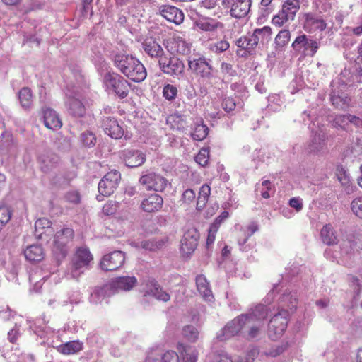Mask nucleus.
I'll return each instance as SVG.
<instances>
[{
	"label": "nucleus",
	"mask_w": 362,
	"mask_h": 362,
	"mask_svg": "<svg viewBox=\"0 0 362 362\" xmlns=\"http://www.w3.org/2000/svg\"><path fill=\"white\" fill-rule=\"evenodd\" d=\"M122 157L127 166L136 168L146 161V155L139 150L126 149L122 151Z\"/></svg>",
	"instance_id": "nucleus-20"
},
{
	"label": "nucleus",
	"mask_w": 362,
	"mask_h": 362,
	"mask_svg": "<svg viewBox=\"0 0 362 362\" xmlns=\"http://www.w3.org/2000/svg\"><path fill=\"white\" fill-rule=\"evenodd\" d=\"M188 66L192 71H196L202 78L210 79L213 76V68L204 57L189 59L188 61Z\"/></svg>",
	"instance_id": "nucleus-16"
},
{
	"label": "nucleus",
	"mask_w": 362,
	"mask_h": 362,
	"mask_svg": "<svg viewBox=\"0 0 362 362\" xmlns=\"http://www.w3.org/2000/svg\"><path fill=\"white\" fill-rule=\"evenodd\" d=\"M136 282L137 280L134 276H120L113 280L110 287L116 291H129Z\"/></svg>",
	"instance_id": "nucleus-27"
},
{
	"label": "nucleus",
	"mask_w": 362,
	"mask_h": 362,
	"mask_svg": "<svg viewBox=\"0 0 362 362\" xmlns=\"http://www.w3.org/2000/svg\"><path fill=\"white\" fill-rule=\"evenodd\" d=\"M158 65L163 73L172 77L180 78L184 74L185 64L177 57H173L168 59L165 56L158 60Z\"/></svg>",
	"instance_id": "nucleus-10"
},
{
	"label": "nucleus",
	"mask_w": 362,
	"mask_h": 362,
	"mask_svg": "<svg viewBox=\"0 0 362 362\" xmlns=\"http://www.w3.org/2000/svg\"><path fill=\"white\" fill-rule=\"evenodd\" d=\"M162 354L158 350L152 351L148 353L146 362H159Z\"/></svg>",
	"instance_id": "nucleus-61"
},
{
	"label": "nucleus",
	"mask_w": 362,
	"mask_h": 362,
	"mask_svg": "<svg viewBox=\"0 0 362 362\" xmlns=\"http://www.w3.org/2000/svg\"><path fill=\"white\" fill-rule=\"evenodd\" d=\"M101 126L105 133L112 139H120L124 134L123 128L119 124L117 120L112 117H103Z\"/></svg>",
	"instance_id": "nucleus-17"
},
{
	"label": "nucleus",
	"mask_w": 362,
	"mask_h": 362,
	"mask_svg": "<svg viewBox=\"0 0 362 362\" xmlns=\"http://www.w3.org/2000/svg\"><path fill=\"white\" fill-rule=\"evenodd\" d=\"M210 194L211 188L208 185H203L200 187L197 201V209L198 210H202L204 209L209 199Z\"/></svg>",
	"instance_id": "nucleus-40"
},
{
	"label": "nucleus",
	"mask_w": 362,
	"mask_h": 362,
	"mask_svg": "<svg viewBox=\"0 0 362 362\" xmlns=\"http://www.w3.org/2000/svg\"><path fill=\"white\" fill-rule=\"evenodd\" d=\"M18 99L23 108H28L33 102V95L29 88H23L18 93Z\"/></svg>",
	"instance_id": "nucleus-41"
},
{
	"label": "nucleus",
	"mask_w": 362,
	"mask_h": 362,
	"mask_svg": "<svg viewBox=\"0 0 362 362\" xmlns=\"http://www.w3.org/2000/svg\"><path fill=\"white\" fill-rule=\"evenodd\" d=\"M65 199L66 201L71 203L78 204L80 201V196L77 192L71 191L66 193L65 195Z\"/></svg>",
	"instance_id": "nucleus-60"
},
{
	"label": "nucleus",
	"mask_w": 362,
	"mask_h": 362,
	"mask_svg": "<svg viewBox=\"0 0 362 362\" xmlns=\"http://www.w3.org/2000/svg\"><path fill=\"white\" fill-rule=\"evenodd\" d=\"M325 140V134L322 132L316 133L309 144V151L316 153L324 152L327 149Z\"/></svg>",
	"instance_id": "nucleus-30"
},
{
	"label": "nucleus",
	"mask_w": 362,
	"mask_h": 362,
	"mask_svg": "<svg viewBox=\"0 0 362 362\" xmlns=\"http://www.w3.org/2000/svg\"><path fill=\"white\" fill-rule=\"evenodd\" d=\"M255 45L264 44L271 39L272 29L268 26L255 29L252 33Z\"/></svg>",
	"instance_id": "nucleus-31"
},
{
	"label": "nucleus",
	"mask_w": 362,
	"mask_h": 362,
	"mask_svg": "<svg viewBox=\"0 0 362 362\" xmlns=\"http://www.w3.org/2000/svg\"><path fill=\"white\" fill-rule=\"evenodd\" d=\"M197 26L204 31H213L217 28L215 23H210L209 21L199 22L197 23Z\"/></svg>",
	"instance_id": "nucleus-59"
},
{
	"label": "nucleus",
	"mask_w": 362,
	"mask_h": 362,
	"mask_svg": "<svg viewBox=\"0 0 362 362\" xmlns=\"http://www.w3.org/2000/svg\"><path fill=\"white\" fill-rule=\"evenodd\" d=\"M145 296H152L156 299L163 302L170 300V295L163 290L160 285L155 281H151L146 291Z\"/></svg>",
	"instance_id": "nucleus-28"
},
{
	"label": "nucleus",
	"mask_w": 362,
	"mask_h": 362,
	"mask_svg": "<svg viewBox=\"0 0 362 362\" xmlns=\"http://www.w3.org/2000/svg\"><path fill=\"white\" fill-rule=\"evenodd\" d=\"M199 234L194 228L187 230L181 240V251L184 255L192 254L198 245Z\"/></svg>",
	"instance_id": "nucleus-14"
},
{
	"label": "nucleus",
	"mask_w": 362,
	"mask_h": 362,
	"mask_svg": "<svg viewBox=\"0 0 362 362\" xmlns=\"http://www.w3.org/2000/svg\"><path fill=\"white\" fill-rule=\"evenodd\" d=\"M139 182L146 190H153L160 192H163L170 185L168 180L163 175L152 170L144 172Z\"/></svg>",
	"instance_id": "nucleus-4"
},
{
	"label": "nucleus",
	"mask_w": 362,
	"mask_h": 362,
	"mask_svg": "<svg viewBox=\"0 0 362 362\" xmlns=\"http://www.w3.org/2000/svg\"><path fill=\"white\" fill-rule=\"evenodd\" d=\"M282 306H286L290 310H293L296 308L297 298L296 294L293 293H284L280 300Z\"/></svg>",
	"instance_id": "nucleus-46"
},
{
	"label": "nucleus",
	"mask_w": 362,
	"mask_h": 362,
	"mask_svg": "<svg viewBox=\"0 0 362 362\" xmlns=\"http://www.w3.org/2000/svg\"><path fill=\"white\" fill-rule=\"evenodd\" d=\"M236 104L233 98L228 97L225 98L222 102L223 110L228 112L233 111L235 108Z\"/></svg>",
	"instance_id": "nucleus-58"
},
{
	"label": "nucleus",
	"mask_w": 362,
	"mask_h": 362,
	"mask_svg": "<svg viewBox=\"0 0 362 362\" xmlns=\"http://www.w3.org/2000/svg\"><path fill=\"white\" fill-rule=\"evenodd\" d=\"M177 94V88L172 84H166L163 89V95L168 100H173Z\"/></svg>",
	"instance_id": "nucleus-49"
},
{
	"label": "nucleus",
	"mask_w": 362,
	"mask_h": 362,
	"mask_svg": "<svg viewBox=\"0 0 362 362\" xmlns=\"http://www.w3.org/2000/svg\"><path fill=\"white\" fill-rule=\"evenodd\" d=\"M288 312L284 308L275 314L269 323V337L276 340L282 336L288 325Z\"/></svg>",
	"instance_id": "nucleus-9"
},
{
	"label": "nucleus",
	"mask_w": 362,
	"mask_h": 362,
	"mask_svg": "<svg viewBox=\"0 0 362 362\" xmlns=\"http://www.w3.org/2000/svg\"><path fill=\"white\" fill-rule=\"evenodd\" d=\"M124 260L125 256L122 251H114L103 256L100 267L104 271H114L121 267Z\"/></svg>",
	"instance_id": "nucleus-13"
},
{
	"label": "nucleus",
	"mask_w": 362,
	"mask_h": 362,
	"mask_svg": "<svg viewBox=\"0 0 362 362\" xmlns=\"http://www.w3.org/2000/svg\"><path fill=\"white\" fill-rule=\"evenodd\" d=\"M74 231L71 228L63 226L56 231L52 240V252L57 259L60 261L69 253L72 246Z\"/></svg>",
	"instance_id": "nucleus-3"
},
{
	"label": "nucleus",
	"mask_w": 362,
	"mask_h": 362,
	"mask_svg": "<svg viewBox=\"0 0 362 362\" xmlns=\"http://www.w3.org/2000/svg\"><path fill=\"white\" fill-rule=\"evenodd\" d=\"M209 158V150L208 148H202L195 157V160L202 166L207 165Z\"/></svg>",
	"instance_id": "nucleus-50"
},
{
	"label": "nucleus",
	"mask_w": 362,
	"mask_h": 362,
	"mask_svg": "<svg viewBox=\"0 0 362 362\" xmlns=\"http://www.w3.org/2000/svg\"><path fill=\"white\" fill-rule=\"evenodd\" d=\"M332 87L333 89L330 93V100L332 105L339 110H346L350 106L351 99L343 91L346 85L342 84L341 87L334 88V84H332Z\"/></svg>",
	"instance_id": "nucleus-15"
},
{
	"label": "nucleus",
	"mask_w": 362,
	"mask_h": 362,
	"mask_svg": "<svg viewBox=\"0 0 362 362\" xmlns=\"http://www.w3.org/2000/svg\"><path fill=\"white\" fill-rule=\"evenodd\" d=\"M118 209V203L113 200L108 201L103 207V212L105 215L114 214Z\"/></svg>",
	"instance_id": "nucleus-53"
},
{
	"label": "nucleus",
	"mask_w": 362,
	"mask_h": 362,
	"mask_svg": "<svg viewBox=\"0 0 362 362\" xmlns=\"http://www.w3.org/2000/svg\"><path fill=\"white\" fill-rule=\"evenodd\" d=\"M291 38V33L288 30H281L275 37L274 43L276 47L282 48L286 46Z\"/></svg>",
	"instance_id": "nucleus-45"
},
{
	"label": "nucleus",
	"mask_w": 362,
	"mask_h": 362,
	"mask_svg": "<svg viewBox=\"0 0 362 362\" xmlns=\"http://www.w3.org/2000/svg\"><path fill=\"white\" fill-rule=\"evenodd\" d=\"M92 259V255L87 248H78L72 259L71 276L74 279L78 278L88 269Z\"/></svg>",
	"instance_id": "nucleus-6"
},
{
	"label": "nucleus",
	"mask_w": 362,
	"mask_h": 362,
	"mask_svg": "<svg viewBox=\"0 0 362 362\" xmlns=\"http://www.w3.org/2000/svg\"><path fill=\"white\" fill-rule=\"evenodd\" d=\"M40 168L45 173H49L59 162V158L53 153H45L39 157Z\"/></svg>",
	"instance_id": "nucleus-26"
},
{
	"label": "nucleus",
	"mask_w": 362,
	"mask_h": 362,
	"mask_svg": "<svg viewBox=\"0 0 362 362\" xmlns=\"http://www.w3.org/2000/svg\"><path fill=\"white\" fill-rule=\"evenodd\" d=\"M209 133V128L203 123L202 119L197 120L195 123L193 132L191 133V136L194 140L202 141L204 139Z\"/></svg>",
	"instance_id": "nucleus-36"
},
{
	"label": "nucleus",
	"mask_w": 362,
	"mask_h": 362,
	"mask_svg": "<svg viewBox=\"0 0 362 362\" xmlns=\"http://www.w3.org/2000/svg\"><path fill=\"white\" fill-rule=\"evenodd\" d=\"M300 9V1L298 0H286L282 4L281 11L292 21L294 19L296 13Z\"/></svg>",
	"instance_id": "nucleus-33"
},
{
	"label": "nucleus",
	"mask_w": 362,
	"mask_h": 362,
	"mask_svg": "<svg viewBox=\"0 0 362 362\" xmlns=\"http://www.w3.org/2000/svg\"><path fill=\"white\" fill-rule=\"evenodd\" d=\"M51 222L48 218H41L37 219L35 223V235L37 239L48 240L53 232L51 227Z\"/></svg>",
	"instance_id": "nucleus-21"
},
{
	"label": "nucleus",
	"mask_w": 362,
	"mask_h": 362,
	"mask_svg": "<svg viewBox=\"0 0 362 362\" xmlns=\"http://www.w3.org/2000/svg\"><path fill=\"white\" fill-rule=\"evenodd\" d=\"M142 48L145 53L151 58H156L160 60L165 54L160 45L153 39H146L142 43Z\"/></svg>",
	"instance_id": "nucleus-22"
},
{
	"label": "nucleus",
	"mask_w": 362,
	"mask_h": 362,
	"mask_svg": "<svg viewBox=\"0 0 362 362\" xmlns=\"http://www.w3.org/2000/svg\"><path fill=\"white\" fill-rule=\"evenodd\" d=\"M159 13L167 21L176 25L181 24L184 21V13L178 8L170 5H162L158 8Z\"/></svg>",
	"instance_id": "nucleus-19"
},
{
	"label": "nucleus",
	"mask_w": 362,
	"mask_h": 362,
	"mask_svg": "<svg viewBox=\"0 0 362 362\" xmlns=\"http://www.w3.org/2000/svg\"><path fill=\"white\" fill-rule=\"evenodd\" d=\"M320 235L324 243L329 245L337 243V237L330 224L325 225L322 228Z\"/></svg>",
	"instance_id": "nucleus-37"
},
{
	"label": "nucleus",
	"mask_w": 362,
	"mask_h": 362,
	"mask_svg": "<svg viewBox=\"0 0 362 362\" xmlns=\"http://www.w3.org/2000/svg\"><path fill=\"white\" fill-rule=\"evenodd\" d=\"M196 285L199 293L206 301L211 302L214 299L209 283L204 275H198L196 277Z\"/></svg>",
	"instance_id": "nucleus-29"
},
{
	"label": "nucleus",
	"mask_w": 362,
	"mask_h": 362,
	"mask_svg": "<svg viewBox=\"0 0 362 362\" xmlns=\"http://www.w3.org/2000/svg\"><path fill=\"white\" fill-rule=\"evenodd\" d=\"M349 124V114L346 115H337L334 117L332 125L337 129L348 131V126Z\"/></svg>",
	"instance_id": "nucleus-42"
},
{
	"label": "nucleus",
	"mask_w": 362,
	"mask_h": 362,
	"mask_svg": "<svg viewBox=\"0 0 362 362\" xmlns=\"http://www.w3.org/2000/svg\"><path fill=\"white\" fill-rule=\"evenodd\" d=\"M250 6L251 0H233L230 13L235 18H244L248 14Z\"/></svg>",
	"instance_id": "nucleus-24"
},
{
	"label": "nucleus",
	"mask_w": 362,
	"mask_h": 362,
	"mask_svg": "<svg viewBox=\"0 0 362 362\" xmlns=\"http://www.w3.org/2000/svg\"><path fill=\"white\" fill-rule=\"evenodd\" d=\"M288 21H290L289 18H288L280 10L279 12L273 17L272 22L275 25L281 26Z\"/></svg>",
	"instance_id": "nucleus-57"
},
{
	"label": "nucleus",
	"mask_w": 362,
	"mask_h": 362,
	"mask_svg": "<svg viewBox=\"0 0 362 362\" xmlns=\"http://www.w3.org/2000/svg\"><path fill=\"white\" fill-rule=\"evenodd\" d=\"M121 179L119 171L112 170L108 172L98 184V192L100 195L97 196L99 202L103 201V197L111 195L117 187Z\"/></svg>",
	"instance_id": "nucleus-8"
},
{
	"label": "nucleus",
	"mask_w": 362,
	"mask_h": 362,
	"mask_svg": "<svg viewBox=\"0 0 362 362\" xmlns=\"http://www.w3.org/2000/svg\"><path fill=\"white\" fill-rule=\"evenodd\" d=\"M104 83L107 88L111 89L121 98L127 96L129 90V83L121 75L109 72L104 76Z\"/></svg>",
	"instance_id": "nucleus-7"
},
{
	"label": "nucleus",
	"mask_w": 362,
	"mask_h": 362,
	"mask_svg": "<svg viewBox=\"0 0 362 362\" xmlns=\"http://www.w3.org/2000/svg\"><path fill=\"white\" fill-rule=\"evenodd\" d=\"M177 349L182 356L183 362H197V351L194 349L181 343L177 344Z\"/></svg>",
	"instance_id": "nucleus-35"
},
{
	"label": "nucleus",
	"mask_w": 362,
	"mask_h": 362,
	"mask_svg": "<svg viewBox=\"0 0 362 362\" xmlns=\"http://www.w3.org/2000/svg\"><path fill=\"white\" fill-rule=\"evenodd\" d=\"M67 100L66 105L69 112L74 117H83L86 114V107L79 98L66 93Z\"/></svg>",
	"instance_id": "nucleus-23"
},
{
	"label": "nucleus",
	"mask_w": 362,
	"mask_h": 362,
	"mask_svg": "<svg viewBox=\"0 0 362 362\" xmlns=\"http://www.w3.org/2000/svg\"><path fill=\"white\" fill-rule=\"evenodd\" d=\"M112 61L114 66L132 81L141 82L147 76L143 64L131 54H115L112 57Z\"/></svg>",
	"instance_id": "nucleus-2"
},
{
	"label": "nucleus",
	"mask_w": 362,
	"mask_h": 362,
	"mask_svg": "<svg viewBox=\"0 0 362 362\" xmlns=\"http://www.w3.org/2000/svg\"><path fill=\"white\" fill-rule=\"evenodd\" d=\"M218 230V229L216 228L214 226H210V228L208 230V236L206 240L207 246H209L214 243Z\"/></svg>",
	"instance_id": "nucleus-62"
},
{
	"label": "nucleus",
	"mask_w": 362,
	"mask_h": 362,
	"mask_svg": "<svg viewBox=\"0 0 362 362\" xmlns=\"http://www.w3.org/2000/svg\"><path fill=\"white\" fill-rule=\"evenodd\" d=\"M228 216H229V214L228 211H223L221 213V214L215 219V221L211 225V226H214L216 228L218 229L221 223L224 220H226L228 217Z\"/></svg>",
	"instance_id": "nucleus-64"
},
{
	"label": "nucleus",
	"mask_w": 362,
	"mask_h": 362,
	"mask_svg": "<svg viewBox=\"0 0 362 362\" xmlns=\"http://www.w3.org/2000/svg\"><path fill=\"white\" fill-rule=\"evenodd\" d=\"M81 141L84 146L90 147L95 145L96 137L92 132H85L81 134Z\"/></svg>",
	"instance_id": "nucleus-52"
},
{
	"label": "nucleus",
	"mask_w": 362,
	"mask_h": 362,
	"mask_svg": "<svg viewBox=\"0 0 362 362\" xmlns=\"http://www.w3.org/2000/svg\"><path fill=\"white\" fill-rule=\"evenodd\" d=\"M259 229V226L256 222H251L245 228L242 229L244 238H238V245L242 251H247V246H245L247 239L252 236Z\"/></svg>",
	"instance_id": "nucleus-34"
},
{
	"label": "nucleus",
	"mask_w": 362,
	"mask_h": 362,
	"mask_svg": "<svg viewBox=\"0 0 362 362\" xmlns=\"http://www.w3.org/2000/svg\"><path fill=\"white\" fill-rule=\"evenodd\" d=\"M268 315V308L259 305L250 313L242 314L229 322L221 330V334L217 336L220 341L226 340L237 334L246 324L253 322L254 318L258 320L265 319Z\"/></svg>",
	"instance_id": "nucleus-1"
},
{
	"label": "nucleus",
	"mask_w": 362,
	"mask_h": 362,
	"mask_svg": "<svg viewBox=\"0 0 362 362\" xmlns=\"http://www.w3.org/2000/svg\"><path fill=\"white\" fill-rule=\"evenodd\" d=\"M289 205L297 211H300L303 209V201L299 197H293L290 199Z\"/></svg>",
	"instance_id": "nucleus-63"
},
{
	"label": "nucleus",
	"mask_w": 362,
	"mask_h": 362,
	"mask_svg": "<svg viewBox=\"0 0 362 362\" xmlns=\"http://www.w3.org/2000/svg\"><path fill=\"white\" fill-rule=\"evenodd\" d=\"M259 351L257 348H252L247 351L243 356H238L233 362H254L255 358L257 357Z\"/></svg>",
	"instance_id": "nucleus-47"
},
{
	"label": "nucleus",
	"mask_w": 362,
	"mask_h": 362,
	"mask_svg": "<svg viewBox=\"0 0 362 362\" xmlns=\"http://www.w3.org/2000/svg\"><path fill=\"white\" fill-rule=\"evenodd\" d=\"M264 319L258 320L254 318L253 322L250 324H246V326H250V330L247 334V338L250 339H255L259 337L261 332V327L262 325V320Z\"/></svg>",
	"instance_id": "nucleus-43"
},
{
	"label": "nucleus",
	"mask_w": 362,
	"mask_h": 362,
	"mask_svg": "<svg viewBox=\"0 0 362 362\" xmlns=\"http://www.w3.org/2000/svg\"><path fill=\"white\" fill-rule=\"evenodd\" d=\"M165 49L171 54H188L191 50V46L185 39L180 36H173L164 41Z\"/></svg>",
	"instance_id": "nucleus-11"
},
{
	"label": "nucleus",
	"mask_w": 362,
	"mask_h": 362,
	"mask_svg": "<svg viewBox=\"0 0 362 362\" xmlns=\"http://www.w3.org/2000/svg\"><path fill=\"white\" fill-rule=\"evenodd\" d=\"M273 185L269 180H264L260 185H257V190L259 191L261 195L264 199H268L270 197L269 191L272 189Z\"/></svg>",
	"instance_id": "nucleus-51"
},
{
	"label": "nucleus",
	"mask_w": 362,
	"mask_h": 362,
	"mask_svg": "<svg viewBox=\"0 0 362 362\" xmlns=\"http://www.w3.org/2000/svg\"><path fill=\"white\" fill-rule=\"evenodd\" d=\"M230 47L229 42L226 40H220L216 42L211 43L209 45L210 51L214 53H221L226 51Z\"/></svg>",
	"instance_id": "nucleus-48"
},
{
	"label": "nucleus",
	"mask_w": 362,
	"mask_h": 362,
	"mask_svg": "<svg viewBox=\"0 0 362 362\" xmlns=\"http://www.w3.org/2000/svg\"><path fill=\"white\" fill-rule=\"evenodd\" d=\"M182 333L183 337L191 342H196L199 339V332L192 325L183 327Z\"/></svg>",
	"instance_id": "nucleus-44"
},
{
	"label": "nucleus",
	"mask_w": 362,
	"mask_h": 362,
	"mask_svg": "<svg viewBox=\"0 0 362 362\" xmlns=\"http://www.w3.org/2000/svg\"><path fill=\"white\" fill-rule=\"evenodd\" d=\"M24 255L30 262H40L44 258V250L39 245H32L25 250Z\"/></svg>",
	"instance_id": "nucleus-32"
},
{
	"label": "nucleus",
	"mask_w": 362,
	"mask_h": 362,
	"mask_svg": "<svg viewBox=\"0 0 362 362\" xmlns=\"http://www.w3.org/2000/svg\"><path fill=\"white\" fill-rule=\"evenodd\" d=\"M162 362H179L177 354L173 351H168L161 357Z\"/></svg>",
	"instance_id": "nucleus-56"
},
{
	"label": "nucleus",
	"mask_w": 362,
	"mask_h": 362,
	"mask_svg": "<svg viewBox=\"0 0 362 362\" xmlns=\"http://www.w3.org/2000/svg\"><path fill=\"white\" fill-rule=\"evenodd\" d=\"M163 205V197L156 193L146 196L141 201V209L147 213H156L159 211Z\"/></svg>",
	"instance_id": "nucleus-18"
},
{
	"label": "nucleus",
	"mask_w": 362,
	"mask_h": 362,
	"mask_svg": "<svg viewBox=\"0 0 362 362\" xmlns=\"http://www.w3.org/2000/svg\"><path fill=\"white\" fill-rule=\"evenodd\" d=\"M43 121L45 127L49 129L55 130L62 126L59 115L50 108H47L43 111Z\"/></svg>",
	"instance_id": "nucleus-25"
},
{
	"label": "nucleus",
	"mask_w": 362,
	"mask_h": 362,
	"mask_svg": "<svg viewBox=\"0 0 362 362\" xmlns=\"http://www.w3.org/2000/svg\"><path fill=\"white\" fill-rule=\"evenodd\" d=\"M196 194L194 191L191 189H187L182 193V201L187 204H190L194 202Z\"/></svg>",
	"instance_id": "nucleus-55"
},
{
	"label": "nucleus",
	"mask_w": 362,
	"mask_h": 362,
	"mask_svg": "<svg viewBox=\"0 0 362 362\" xmlns=\"http://www.w3.org/2000/svg\"><path fill=\"white\" fill-rule=\"evenodd\" d=\"M327 28V23L321 16L315 13H305L303 14V28L310 33L322 32Z\"/></svg>",
	"instance_id": "nucleus-12"
},
{
	"label": "nucleus",
	"mask_w": 362,
	"mask_h": 362,
	"mask_svg": "<svg viewBox=\"0 0 362 362\" xmlns=\"http://www.w3.org/2000/svg\"><path fill=\"white\" fill-rule=\"evenodd\" d=\"M83 348V344L78 341H71L58 347V351L65 355L74 354Z\"/></svg>",
	"instance_id": "nucleus-38"
},
{
	"label": "nucleus",
	"mask_w": 362,
	"mask_h": 362,
	"mask_svg": "<svg viewBox=\"0 0 362 362\" xmlns=\"http://www.w3.org/2000/svg\"><path fill=\"white\" fill-rule=\"evenodd\" d=\"M352 211L362 219V197L354 199L351 204Z\"/></svg>",
	"instance_id": "nucleus-54"
},
{
	"label": "nucleus",
	"mask_w": 362,
	"mask_h": 362,
	"mask_svg": "<svg viewBox=\"0 0 362 362\" xmlns=\"http://www.w3.org/2000/svg\"><path fill=\"white\" fill-rule=\"evenodd\" d=\"M235 45L237 47L245 49L248 53H251L257 47L250 33L238 39L235 42Z\"/></svg>",
	"instance_id": "nucleus-39"
},
{
	"label": "nucleus",
	"mask_w": 362,
	"mask_h": 362,
	"mask_svg": "<svg viewBox=\"0 0 362 362\" xmlns=\"http://www.w3.org/2000/svg\"><path fill=\"white\" fill-rule=\"evenodd\" d=\"M320 45V42L313 37L302 34L293 42L291 47L295 52L303 56L314 57Z\"/></svg>",
	"instance_id": "nucleus-5"
}]
</instances>
